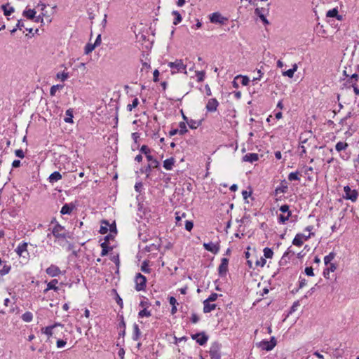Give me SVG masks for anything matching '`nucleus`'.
<instances>
[{
    "instance_id": "1",
    "label": "nucleus",
    "mask_w": 359,
    "mask_h": 359,
    "mask_svg": "<svg viewBox=\"0 0 359 359\" xmlns=\"http://www.w3.org/2000/svg\"><path fill=\"white\" fill-rule=\"evenodd\" d=\"M168 66L172 69V74L184 72L186 74V65H184L182 60H176L175 62H170Z\"/></svg>"
},
{
    "instance_id": "2",
    "label": "nucleus",
    "mask_w": 359,
    "mask_h": 359,
    "mask_svg": "<svg viewBox=\"0 0 359 359\" xmlns=\"http://www.w3.org/2000/svg\"><path fill=\"white\" fill-rule=\"evenodd\" d=\"M210 22L213 24L224 25L228 21L226 17L223 16L219 12H215L208 16Z\"/></svg>"
},
{
    "instance_id": "3",
    "label": "nucleus",
    "mask_w": 359,
    "mask_h": 359,
    "mask_svg": "<svg viewBox=\"0 0 359 359\" xmlns=\"http://www.w3.org/2000/svg\"><path fill=\"white\" fill-rule=\"evenodd\" d=\"M221 344L218 342H213L210 348V355L211 359H220Z\"/></svg>"
},
{
    "instance_id": "4",
    "label": "nucleus",
    "mask_w": 359,
    "mask_h": 359,
    "mask_svg": "<svg viewBox=\"0 0 359 359\" xmlns=\"http://www.w3.org/2000/svg\"><path fill=\"white\" fill-rule=\"evenodd\" d=\"M345 196H344L346 199L351 200L355 202L358 196V193L355 189H351L349 186H345L344 187Z\"/></svg>"
},
{
    "instance_id": "5",
    "label": "nucleus",
    "mask_w": 359,
    "mask_h": 359,
    "mask_svg": "<svg viewBox=\"0 0 359 359\" xmlns=\"http://www.w3.org/2000/svg\"><path fill=\"white\" fill-rule=\"evenodd\" d=\"M146 278L141 273H138L135 277V289L137 291L144 290L146 286Z\"/></svg>"
},
{
    "instance_id": "6",
    "label": "nucleus",
    "mask_w": 359,
    "mask_h": 359,
    "mask_svg": "<svg viewBox=\"0 0 359 359\" xmlns=\"http://www.w3.org/2000/svg\"><path fill=\"white\" fill-rule=\"evenodd\" d=\"M276 345V340L275 337H271L270 341H267V340L262 341L259 343V346L263 350L271 351L275 347Z\"/></svg>"
},
{
    "instance_id": "7",
    "label": "nucleus",
    "mask_w": 359,
    "mask_h": 359,
    "mask_svg": "<svg viewBox=\"0 0 359 359\" xmlns=\"http://www.w3.org/2000/svg\"><path fill=\"white\" fill-rule=\"evenodd\" d=\"M313 235V233H309L308 236H305L302 233H297L292 241V244L296 246H302L304 243V240L306 241Z\"/></svg>"
},
{
    "instance_id": "8",
    "label": "nucleus",
    "mask_w": 359,
    "mask_h": 359,
    "mask_svg": "<svg viewBox=\"0 0 359 359\" xmlns=\"http://www.w3.org/2000/svg\"><path fill=\"white\" fill-rule=\"evenodd\" d=\"M52 233L56 238H65L67 237V233L64 227L58 224L54 226Z\"/></svg>"
},
{
    "instance_id": "9",
    "label": "nucleus",
    "mask_w": 359,
    "mask_h": 359,
    "mask_svg": "<svg viewBox=\"0 0 359 359\" xmlns=\"http://www.w3.org/2000/svg\"><path fill=\"white\" fill-rule=\"evenodd\" d=\"M219 102L216 98H210L208 100L205 105V109L208 112H215L217 110Z\"/></svg>"
},
{
    "instance_id": "10",
    "label": "nucleus",
    "mask_w": 359,
    "mask_h": 359,
    "mask_svg": "<svg viewBox=\"0 0 359 359\" xmlns=\"http://www.w3.org/2000/svg\"><path fill=\"white\" fill-rule=\"evenodd\" d=\"M191 337L201 346L205 344L208 340V336L206 335L205 332L193 334L191 335Z\"/></svg>"
},
{
    "instance_id": "11",
    "label": "nucleus",
    "mask_w": 359,
    "mask_h": 359,
    "mask_svg": "<svg viewBox=\"0 0 359 359\" xmlns=\"http://www.w3.org/2000/svg\"><path fill=\"white\" fill-rule=\"evenodd\" d=\"M229 259L227 258H222L221 264L218 268V273L219 276H224L226 275L228 271Z\"/></svg>"
},
{
    "instance_id": "12",
    "label": "nucleus",
    "mask_w": 359,
    "mask_h": 359,
    "mask_svg": "<svg viewBox=\"0 0 359 359\" xmlns=\"http://www.w3.org/2000/svg\"><path fill=\"white\" fill-rule=\"evenodd\" d=\"M57 326H60V327H63V325H62L61 323H55L54 325H50V326H47V327H42L41 331L43 334H45L46 335L48 336V338H50V337L53 336V329L55 328Z\"/></svg>"
},
{
    "instance_id": "13",
    "label": "nucleus",
    "mask_w": 359,
    "mask_h": 359,
    "mask_svg": "<svg viewBox=\"0 0 359 359\" xmlns=\"http://www.w3.org/2000/svg\"><path fill=\"white\" fill-rule=\"evenodd\" d=\"M27 243L23 242L20 243L16 249L15 250V252L19 255L22 257H25V254L26 253L28 255L27 252Z\"/></svg>"
},
{
    "instance_id": "14",
    "label": "nucleus",
    "mask_w": 359,
    "mask_h": 359,
    "mask_svg": "<svg viewBox=\"0 0 359 359\" xmlns=\"http://www.w3.org/2000/svg\"><path fill=\"white\" fill-rule=\"evenodd\" d=\"M46 272L48 276L55 277L60 274L61 271L58 266L52 264L46 269Z\"/></svg>"
},
{
    "instance_id": "15",
    "label": "nucleus",
    "mask_w": 359,
    "mask_h": 359,
    "mask_svg": "<svg viewBox=\"0 0 359 359\" xmlns=\"http://www.w3.org/2000/svg\"><path fill=\"white\" fill-rule=\"evenodd\" d=\"M203 247L206 250L211 252L212 253L214 254H217L219 250V245L212 242L204 243Z\"/></svg>"
},
{
    "instance_id": "16",
    "label": "nucleus",
    "mask_w": 359,
    "mask_h": 359,
    "mask_svg": "<svg viewBox=\"0 0 359 359\" xmlns=\"http://www.w3.org/2000/svg\"><path fill=\"white\" fill-rule=\"evenodd\" d=\"M75 205L73 203H65L61 208L62 215H70L74 209Z\"/></svg>"
},
{
    "instance_id": "17",
    "label": "nucleus",
    "mask_w": 359,
    "mask_h": 359,
    "mask_svg": "<svg viewBox=\"0 0 359 359\" xmlns=\"http://www.w3.org/2000/svg\"><path fill=\"white\" fill-rule=\"evenodd\" d=\"M203 304V312L205 313L211 312L212 311L215 310L217 306V305L215 304H212L211 302H208L207 300H204Z\"/></svg>"
},
{
    "instance_id": "18",
    "label": "nucleus",
    "mask_w": 359,
    "mask_h": 359,
    "mask_svg": "<svg viewBox=\"0 0 359 359\" xmlns=\"http://www.w3.org/2000/svg\"><path fill=\"white\" fill-rule=\"evenodd\" d=\"M258 159H259V156L257 154H255V153H249V154H245L243 157V161L245 162L253 163V162L258 161Z\"/></svg>"
},
{
    "instance_id": "19",
    "label": "nucleus",
    "mask_w": 359,
    "mask_h": 359,
    "mask_svg": "<svg viewBox=\"0 0 359 359\" xmlns=\"http://www.w3.org/2000/svg\"><path fill=\"white\" fill-rule=\"evenodd\" d=\"M2 266V268L0 269V275L1 276H5L8 274L11 271V266L7 264L6 262H3L1 259L0 258V267Z\"/></svg>"
},
{
    "instance_id": "20",
    "label": "nucleus",
    "mask_w": 359,
    "mask_h": 359,
    "mask_svg": "<svg viewBox=\"0 0 359 359\" xmlns=\"http://www.w3.org/2000/svg\"><path fill=\"white\" fill-rule=\"evenodd\" d=\"M175 163V160L173 157L165 159L163 161V168L167 170H171L173 168Z\"/></svg>"
},
{
    "instance_id": "21",
    "label": "nucleus",
    "mask_w": 359,
    "mask_h": 359,
    "mask_svg": "<svg viewBox=\"0 0 359 359\" xmlns=\"http://www.w3.org/2000/svg\"><path fill=\"white\" fill-rule=\"evenodd\" d=\"M62 179V175L57 172V171H55L54 172H53L50 176H49V182L50 183H54L55 182H57L58 180H61Z\"/></svg>"
},
{
    "instance_id": "22",
    "label": "nucleus",
    "mask_w": 359,
    "mask_h": 359,
    "mask_svg": "<svg viewBox=\"0 0 359 359\" xmlns=\"http://www.w3.org/2000/svg\"><path fill=\"white\" fill-rule=\"evenodd\" d=\"M57 283H58V281L57 279H53V280H50L47 284V288L45 290V292L50 290H53L55 291H57L59 290L58 287L56 285L57 284Z\"/></svg>"
},
{
    "instance_id": "23",
    "label": "nucleus",
    "mask_w": 359,
    "mask_h": 359,
    "mask_svg": "<svg viewBox=\"0 0 359 359\" xmlns=\"http://www.w3.org/2000/svg\"><path fill=\"white\" fill-rule=\"evenodd\" d=\"M172 15L175 16V18L173 20V25H177L182 22V15L177 11H173L172 12Z\"/></svg>"
},
{
    "instance_id": "24",
    "label": "nucleus",
    "mask_w": 359,
    "mask_h": 359,
    "mask_svg": "<svg viewBox=\"0 0 359 359\" xmlns=\"http://www.w3.org/2000/svg\"><path fill=\"white\" fill-rule=\"evenodd\" d=\"M287 189H288V187H287L286 182H282L280 186H278L276 188L275 191H276V193H277V194H278V193L285 194L287 191Z\"/></svg>"
},
{
    "instance_id": "25",
    "label": "nucleus",
    "mask_w": 359,
    "mask_h": 359,
    "mask_svg": "<svg viewBox=\"0 0 359 359\" xmlns=\"http://www.w3.org/2000/svg\"><path fill=\"white\" fill-rule=\"evenodd\" d=\"M326 16L328 18H334L336 17L337 19L340 20L341 17L338 15V10L337 8H333L331 10H329L327 12Z\"/></svg>"
},
{
    "instance_id": "26",
    "label": "nucleus",
    "mask_w": 359,
    "mask_h": 359,
    "mask_svg": "<svg viewBox=\"0 0 359 359\" xmlns=\"http://www.w3.org/2000/svg\"><path fill=\"white\" fill-rule=\"evenodd\" d=\"M141 332L139 329L138 325L134 324L133 325V339L137 341L139 339L140 337Z\"/></svg>"
},
{
    "instance_id": "27",
    "label": "nucleus",
    "mask_w": 359,
    "mask_h": 359,
    "mask_svg": "<svg viewBox=\"0 0 359 359\" xmlns=\"http://www.w3.org/2000/svg\"><path fill=\"white\" fill-rule=\"evenodd\" d=\"M64 121L66 123H73V111L72 109H67L65 112Z\"/></svg>"
},
{
    "instance_id": "28",
    "label": "nucleus",
    "mask_w": 359,
    "mask_h": 359,
    "mask_svg": "<svg viewBox=\"0 0 359 359\" xmlns=\"http://www.w3.org/2000/svg\"><path fill=\"white\" fill-rule=\"evenodd\" d=\"M147 158L148 161L150 162L149 163L150 166L153 167V168H158V166L159 165V163L156 159L154 158L151 155H147Z\"/></svg>"
},
{
    "instance_id": "29",
    "label": "nucleus",
    "mask_w": 359,
    "mask_h": 359,
    "mask_svg": "<svg viewBox=\"0 0 359 359\" xmlns=\"http://www.w3.org/2000/svg\"><path fill=\"white\" fill-rule=\"evenodd\" d=\"M348 144L346 142H339L336 144L335 145V149L338 151V152H340L343 150H345L347 147H348Z\"/></svg>"
},
{
    "instance_id": "30",
    "label": "nucleus",
    "mask_w": 359,
    "mask_h": 359,
    "mask_svg": "<svg viewBox=\"0 0 359 359\" xmlns=\"http://www.w3.org/2000/svg\"><path fill=\"white\" fill-rule=\"evenodd\" d=\"M36 11L33 9H29L23 12V15L28 19L32 20L35 18Z\"/></svg>"
},
{
    "instance_id": "31",
    "label": "nucleus",
    "mask_w": 359,
    "mask_h": 359,
    "mask_svg": "<svg viewBox=\"0 0 359 359\" xmlns=\"http://www.w3.org/2000/svg\"><path fill=\"white\" fill-rule=\"evenodd\" d=\"M336 254L333 252H331L329 255H326L324 257V263L325 265H328L331 263V262L334 259Z\"/></svg>"
},
{
    "instance_id": "32",
    "label": "nucleus",
    "mask_w": 359,
    "mask_h": 359,
    "mask_svg": "<svg viewBox=\"0 0 359 359\" xmlns=\"http://www.w3.org/2000/svg\"><path fill=\"white\" fill-rule=\"evenodd\" d=\"M22 319L26 323H29L33 319V314L29 311H27L22 314Z\"/></svg>"
},
{
    "instance_id": "33",
    "label": "nucleus",
    "mask_w": 359,
    "mask_h": 359,
    "mask_svg": "<svg viewBox=\"0 0 359 359\" xmlns=\"http://www.w3.org/2000/svg\"><path fill=\"white\" fill-rule=\"evenodd\" d=\"M236 79L241 81V83L243 86H248L250 83V79L247 76L238 75L236 76Z\"/></svg>"
},
{
    "instance_id": "34",
    "label": "nucleus",
    "mask_w": 359,
    "mask_h": 359,
    "mask_svg": "<svg viewBox=\"0 0 359 359\" xmlns=\"http://www.w3.org/2000/svg\"><path fill=\"white\" fill-rule=\"evenodd\" d=\"M100 245H101V248H102V252H101L100 255L102 257H104V256L107 255L109 250L111 248L108 246V245H107V243H106V242H103L102 243H101Z\"/></svg>"
},
{
    "instance_id": "35",
    "label": "nucleus",
    "mask_w": 359,
    "mask_h": 359,
    "mask_svg": "<svg viewBox=\"0 0 359 359\" xmlns=\"http://www.w3.org/2000/svg\"><path fill=\"white\" fill-rule=\"evenodd\" d=\"M109 226V223L107 221H103L102 224L100 226V233L102 234H105L109 231L108 226Z\"/></svg>"
},
{
    "instance_id": "36",
    "label": "nucleus",
    "mask_w": 359,
    "mask_h": 359,
    "mask_svg": "<svg viewBox=\"0 0 359 359\" xmlns=\"http://www.w3.org/2000/svg\"><path fill=\"white\" fill-rule=\"evenodd\" d=\"M179 134L181 135H184L187 132V126L184 122H180L179 123Z\"/></svg>"
},
{
    "instance_id": "37",
    "label": "nucleus",
    "mask_w": 359,
    "mask_h": 359,
    "mask_svg": "<svg viewBox=\"0 0 359 359\" xmlns=\"http://www.w3.org/2000/svg\"><path fill=\"white\" fill-rule=\"evenodd\" d=\"M139 104V100L137 98L133 99L131 104H128L127 105V110L128 111H131L135 107H136Z\"/></svg>"
},
{
    "instance_id": "38",
    "label": "nucleus",
    "mask_w": 359,
    "mask_h": 359,
    "mask_svg": "<svg viewBox=\"0 0 359 359\" xmlns=\"http://www.w3.org/2000/svg\"><path fill=\"white\" fill-rule=\"evenodd\" d=\"M5 15H10L11 13L14 12V8L13 7H8L6 5H3L1 6Z\"/></svg>"
},
{
    "instance_id": "39",
    "label": "nucleus",
    "mask_w": 359,
    "mask_h": 359,
    "mask_svg": "<svg viewBox=\"0 0 359 359\" xmlns=\"http://www.w3.org/2000/svg\"><path fill=\"white\" fill-rule=\"evenodd\" d=\"M299 172H290L288 175V180L290 181L299 180Z\"/></svg>"
},
{
    "instance_id": "40",
    "label": "nucleus",
    "mask_w": 359,
    "mask_h": 359,
    "mask_svg": "<svg viewBox=\"0 0 359 359\" xmlns=\"http://www.w3.org/2000/svg\"><path fill=\"white\" fill-rule=\"evenodd\" d=\"M273 255V250L269 248H265L264 249V255L265 258H272Z\"/></svg>"
},
{
    "instance_id": "41",
    "label": "nucleus",
    "mask_w": 359,
    "mask_h": 359,
    "mask_svg": "<svg viewBox=\"0 0 359 359\" xmlns=\"http://www.w3.org/2000/svg\"><path fill=\"white\" fill-rule=\"evenodd\" d=\"M69 77L68 73L65 72H59L57 74V78L60 79L62 81H65Z\"/></svg>"
},
{
    "instance_id": "42",
    "label": "nucleus",
    "mask_w": 359,
    "mask_h": 359,
    "mask_svg": "<svg viewBox=\"0 0 359 359\" xmlns=\"http://www.w3.org/2000/svg\"><path fill=\"white\" fill-rule=\"evenodd\" d=\"M151 312L149 311H148L147 309H144L143 310H141L138 313V316L140 318L149 317V316H151Z\"/></svg>"
},
{
    "instance_id": "43",
    "label": "nucleus",
    "mask_w": 359,
    "mask_h": 359,
    "mask_svg": "<svg viewBox=\"0 0 359 359\" xmlns=\"http://www.w3.org/2000/svg\"><path fill=\"white\" fill-rule=\"evenodd\" d=\"M294 254L295 252L291 249V247L288 248L286 252L283 254L282 259H284L286 257L290 258V257Z\"/></svg>"
},
{
    "instance_id": "44",
    "label": "nucleus",
    "mask_w": 359,
    "mask_h": 359,
    "mask_svg": "<svg viewBox=\"0 0 359 359\" xmlns=\"http://www.w3.org/2000/svg\"><path fill=\"white\" fill-rule=\"evenodd\" d=\"M290 214L289 215H280L278 216V222L281 224H285V222H287L289 219V217H290Z\"/></svg>"
},
{
    "instance_id": "45",
    "label": "nucleus",
    "mask_w": 359,
    "mask_h": 359,
    "mask_svg": "<svg viewBox=\"0 0 359 359\" xmlns=\"http://www.w3.org/2000/svg\"><path fill=\"white\" fill-rule=\"evenodd\" d=\"M95 46L92 44V43H88L86 47H85V53L86 54H89L90 53H91L95 48Z\"/></svg>"
},
{
    "instance_id": "46",
    "label": "nucleus",
    "mask_w": 359,
    "mask_h": 359,
    "mask_svg": "<svg viewBox=\"0 0 359 359\" xmlns=\"http://www.w3.org/2000/svg\"><path fill=\"white\" fill-rule=\"evenodd\" d=\"M196 77H197V81L198 82H201L204 80V78H205V72H203V71H198L196 72Z\"/></svg>"
},
{
    "instance_id": "47",
    "label": "nucleus",
    "mask_w": 359,
    "mask_h": 359,
    "mask_svg": "<svg viewBox=\"0 0 359 359\" xmlns=\"http://www.w3.org/2000/svg\"><path fill=\"white\" fill-rule=\"evenodd\" d=\"M280 211L282 212L283 213H287V215H289V214L291 215V212L290 211L289 209V205H281L280 208Z\"/></svg>"
},
{
    "instance_id": "48",
    "label": "nucleus",
    "mask_w": 359,
    "mask_h": 359,
    "mask_svg": "<svg viewBox=\"0 0 359 359\" xmlns=\"http://www.w3.org/2000/svg\"><path fill=\"white\" fill-rule=\"evenodd\" d=\"M222 294H218L217 293H212L208 298H207L205 300L208 302H213L218 298L219 296H221Z\"/></svg>"
},
{
    "instance_id": "49",
    "label": "nucleus",
    "mask_w": 359,
    "mask_h": 359,
    "mask_svg": "<svg viewBox=\"0 0 359 359\" xmlns=\"http://www.w3.org/2000/svg\"><path fill=\"white\" fill-rule=\"evenodd\" d=\"M151 168H153V167H151L149 165H148L144 168L141 169V172L142 173H145L147 175V177H148L150 175V173H151Z\"/></svg>"
},
{
    "instance_id": "50",
    "label": "nucleus",
    "mask_w": 359,
    "mask_h": 359,
    "mask_svg": "<svg viewBox=\"0 0 359 359\" xmlns=\"http://www.w3.org/2000/svg\"><path fill=\"white\" fill-rule=\"evenodd\" d=\"M140 151L143 154H145L146 157L147 156V155H149L150 154V149L149 148L146 146V145H143L142 146V147L140 148Z\"/></svg>"
},
{
    "instance_id": "51",
    "label": "nucleus",
    "mask_w": 359,
    "mask_h": 359,
    "mask_svg": "<svg viewBox=\"0 0 359 359\" xmlns=\"http://www.w3.org/2000/svg\"><path fill=\"white\" fill-rule=\"evenodd\" d=\"M282 74L284 76H287V77L292 79L294 76V72L291 69H290L285 72H283Z\"/></svg>"
},
{
    "instance_id": "52",
    "label": "nucleus",
    "mask_w": 359,
    "mask_h": 359,
    "mask_svg": "<svg viewBox=\"0 0 359 359\" xmlns=\"http://www.w3.org/2000/svg\"><path fill=\"white\" fill-rule=\"evenodd\" d=\"M329 266L326 269L327 271V273L330 272H334L337 269V265L334 263H330L328 264Z\"/></svg>"
},
{
    "instance_id": "53",
    "label": "nucleus",
    "mask_w": 359,
    "mask_h": 359,
    "mask_svg": "<svg viewBox=\"0 0 359 359\" xmlns=\"http://www.w3.org/2000/svg\"><path fill=\"white\" fill-rule=\"evenodd\" d=\"M60 88H62V86H59V85L53 86L50 90V95H52V96L55 95L57 90L59 89Z\"/></svg>"
},
{
    "instance_id": "54",
    "label": "nucleus",
    "mask_w": 359,
    "mask_h": 359,
    "mask_svg": "<svg viewBox=\"0 0 359 359\" xmlns=\"http://www.w3.org/2000/svg\"><path fill=\"white\" fill-rule=\"evenodd\" d=\"M266 263V261L264 258L261 257L259 259L257 260L256 265L263 267Z\"/></svg>"
},
{
    "instance_id": "55",
    "label": "nucleus",
    "mask_w": 359,
    "mask_h": 359,
    "mask_svg": "<svg viewBox=\"0 0 359 359\" xmlns=\"http://www.w3.org/2000/svg\"><path fill=\"white\" fill-rule=\"evenodd\" d=\"M194 226V224L192 222L187 220L185 222V229L190 231Z\"/></svg>"
},
{
    "instance_id": "56",
    "label": "nucleus",
    "mask_w": 359,
    "mask_h": 359,
    "mask_svg": "<svg viewBox=\"0 0 359 359\" xmlns=\"http://www.w3.org/2000/svg\"><path fill=\"white\" fill-rule=\"evenodd\" d=\"M305 273L309 276H313L314 273L313 268L311 266L306 267L305 269Z\"/></svg>"
},
{
    "instance_id": "57",
    "label": "nucleus",
    "mask_w": 359,
    "mask_h": 359,
    "mask_svg": "<svg viewBox=\"0 0 359 359\" xmlns=\"http://www.w3.org/2000/svg\"><path fill=\"white\" fill-rule=\"evenodd\" d=\"M109 230L110 231V233L116 234V227L115 223L110 224L108 226Z\"/></svg>"
},
{
    "instance_id": "58",
    "label": "nucleus",
    "mask_w": 359,
    "mask_h": 359,
    "mask_svg": "<svg viewBox=\"0 0 359 359\" xmlns=\"http://www.w3.org/2000/svg\"><path fill=\"white\" fill-rule=\"evenodd\" d=\"M15 154L16 156L20 158H23L25 157L24 151L22 149L15 150Z\"/></svg>"
},
{
    "instance_id": "59",
    "label": "nucleus",
    "mask_w": 359,
    "mask_h": 359,
    "mask_svg": "<svg viewBox=\"0 0 359 359\" xmlns=\"http://www.w3.org/2000/svg\"><path fill=\"white\" fill-rule=\"evenodd\" d=\"M263 11V8H256L255 10V13L259 15V17L262 19V20H265V16L264 15L263 13H262V11Z\"/></svg>"
},
{
    "instance_id": "60",
    "label": "nucleus",
    "mask_w": 359,
    "mask_h": 359,
    "mask_svg": "<svg viewBox=\"0 0 359 359\" xmlns=\"http://www.w3.org/2000/svg\"><path fill=\"white\" fill-rule=\"evenodd\" d=\"M257 74H258V75H257V77H255L252 79V82H255L257 81L260 80L262 76V75L264 74V73L260 69L257 70Z\"/></svg>"
},
{
    "instance_id": "61",
    "label": "nucleus",
    "mask_w": 359,
    "mask_h": 359,
    "mask_svg": "<svg viewBox=\"0 0 359 359\" xmlns=\"http://www.w3.org/2000/svg\"><path fill=\"white\" fill-rule=\"evenodd\" d=\"M257 74H258V75H257V77H255L252 79V82H255L257 81L260 80L262 76V75L264 74V73L260 69L257 70Z\"/></svg>"
},
{
    "instance_id": "62",
    "label": "nucleus",
    "mask_w": 359,
    "mask_h": 359,
    "mask_svg": "<svg viewBox=\"0 0 359 359\" xmlns=\"http://www.w3.org/2000/svg\"><path fill=\"white\" fill-rule=\"evenodd\" d=\"M191 321L193 323H197L199 321V318L196 313H192L191 316Z\"/></svg>"
},
{
    "instance_id": "63",
    "label": "nucleus",
    "mask_w": 359,
    "mask_h": 359,
    "mask_svg": "<svg viewBox=\"0 0 359 359\" xmlns=\"http://www.w3.org/2000/svg\"><path fill=\"white\" fill-rule=\"evenodd\" d=\"M66 343H67L66 341H64L62 339H58L57 341V348H62V347H64L65 346Z\"/></svg>"
},
{
    "instance_id": "64",
    "label": "nucleus",
    "mask_w": 359,
    "mask_h": 359,
    "mask_svg": "<svg viewBox=\"0 0 359 359\" xmlns=\"http://www.w3.org/2000/svg\"><path fill=\"white\" fill-rule=\"evenodd\" d=\"M141 269L144 273H149V266L145 262L143 263V264H142V266L141 267Z\"/></svg>"
}]
</instances>
